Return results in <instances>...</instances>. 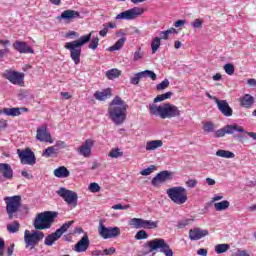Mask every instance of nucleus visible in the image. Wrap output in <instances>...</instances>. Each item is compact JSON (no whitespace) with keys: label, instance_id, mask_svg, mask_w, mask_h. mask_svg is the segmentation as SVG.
I'll list each match as a JSON object with an SVG mask.
<instances>
[{"label":"nucleus","instance_id":"obj_1","mask_svg":"<svg viewBox=\"0 0 256 256\" xmlns=\"http://www.w3.org/2000/svg\"><path fill=\"white\" fill-rule=\"evenodd\" d=\"M129 105L121 97L116 96L108 106V115L116 125H123L127 119V109Z\"/></svg>","mask_w":256,"mask_h":256},{"label":"nucleus","instance_id":"obj_2","mask_svg":"<svg viewBox=\"0 0 256 256\" xmlns=\"http://www.w3.org/2000/svg\"><path fill=\"white\" fill-rule=\"evenodd\" d=\"M149 111L150 115H155L160 119H173L181 115V110H179V107L171 103H164L159 106H157V104H150Z\"/></svg>","mask_w":256,"mask_h":256},{"label":"nucleus","instance_id":"obj_3","mask_svg":"<svg viewBox=\"0 0 256 256\" xmlns=\"http://www.w3.org/2000/svg\"><path fill=\"white\" fill-rule=\"evenodd\" d=\"M92 35L93 32H90L87 35L81 36L78 40L67 42L64 45V47L68 51H70V57L76 65H79L81 63V47H83V45H86V43H89V41H91Z\"/></svg>","mask_w":256,"mask_h":256},{"label":"nucleus","instance_id":"obj_4","mask_svg":"<svg viewBox=\"0 0 256 256\" xmlns=\"http://www.w3.org/2000/svg\"><path fill=\"white\" fill-rule=\"evenodd\" d=\"M57 217L55 212H42L37 215L34 220V228L38 231H43V229H51L53 221Z\"/></svg>","mask_w":256,"mask_h":256},{"label":"nucleus","instance_id":"obj_5","mask_svg":"<svg viewBox=\"0 0 256 256\" xmlns=\"http://www.w3.org/2000/svg\"><path fill=\"white\" fill-rule=\"evenodd\" d=\"M166 194L176 205H185L187 203V189L183 186H175L167 189Z\"/></svg>","mask_w":256,"mask_h":256},{"label":"nucleus","instance_id":"obj_6","mask_svg":"<svg viewBox=\"0 0 256 256\" xmlns=\"http://www.w3.org/2000/svg\"><path fill=\"white\" fill-rule=\"evenodd\" d=\"M45 237V233L39 230H25L24 232V243L26 245V249H35L41 241H43Z\"/></svg>","mask_w":256,"mask_h":256},{"label":"nucleus","instance_id":"obj_7","mask_svg":"<svg viewBox=\"0 0 256 256\" xmlns=\"http://www.w3.org/2000/svg\"><path fill=\"white\" fill-rule=\"evenodd\" d=\"M147 246L149 247L150 253H153V251L159 250L160 253H163L165 256H173V250L171 249V246L165 242L163 238H155L153 240H150L147 242Z\"/></svg>","mask_w":256,"mask_h":256},{"label":"nucleus","instance_id":"obj_8","mask_svg":"<svg viewBox=\"0 0 256 256\" xmlns=\"http://www.w3.org/2000/svg\"><path fill=\"white\" fill-rule=\"evenodd\" d=\"M4 202L9 219H13L14 215L19 212L21 207V196H7L4 198Z\"/></svg>","mask_w":256,"mask_h":256},{"label":"nucleus","instance_id":"obj_9","mask_svg":"<svg viewBox=\"0 0 256 256\" xmlns=\"http://www.w3.org/2000/svg\"><path fill=\"white\" fill-rule=\"evenodd\" d=\"M74 223H75V221H68V222L64 223L54 233L48 235L45 238L44 244L47 245L48 247H52L53 243H55V241H59V239H61V237H63V233H67V230L69 229V227H71V225H73Z\"/></svg>","mask_w":256,"mask_h":256},{"label":"nucleus","instance_id":"obj_10","mask_svg":"<svg viewBox=\"0 0 256 256\" xmlns=\"http://www.w3.org/2000/svg\"><path fill=\"white\" fill-rule=\"evenodd\" d=\"M145 13V9L141 7H134L116 15V21H133L137 17H141Z\"/></svg>","mask_w":256,"mask_h":256},{"label":"nucleus","instance_id":"obj_11","mask_svg":"<svg viewBox=\"0 0 256 256\" xmlns=\"http://www.w3.org/2000/svg\"><path fill=\"white\" fill-rule=\"evenodd\" d=\"M98 234L102 239H117L121 235L120 227H106L103 223L99 224Z\"/></svg>","mask_w":256,"mask_h":256},{"label":"nucleus","instance_id":"obj_12","mask_svg":"<svg viewBox=\"0 0 256 256\" xmlns=\"http://www.w3.org/2000/svg\"><path fill=\"white\" fill-rule=\"evenodd\" d=\"M128 225L134 229H157L159 223L157 221L145 220L142 218H132L129 220Z\"/></svg>","mask_w":256,"mask_h":256},{"label":"nucleus","instance_id":"obj_13","mask_svg":"<svg viewBox=\"0 0 256 256\" xmlns=\"http://www.w3.org/2000/svg\"><path fill=\"white\" fill-rule=\"evenodd\" d=\"M17 155L22 165H35L37 163V158L35 157V153L31 151L30 148H26L23 150L18 149Z\"/></svg>","mask_w":256,"mask_h":256},{"label":"nucleus","instance_id":"obj_14","mask_svg":"<svg viewBox=\"0 0 256 256\" xmlns=\"http://www.w3.org/2000/svg\"><path fill=\"white\" fill-rule=\"evenodd\" d=\"M3 77L10 81L12 85H19L20 87H23L25 74L9 69L3 73Z\"/></svg>","mask_w":256,"mask_h":256},{"label":"nucleus","instance_id":"obj_15","mask_svg":"<svg viewBox=\"0 0 256 256\" xmlns=\"http://www.w3.org/2000/svg\"><path fill=\"white\" fill-rule=\"evenodd\" d=\"M57 195H59V197H62V199H64V201L67 203V205H73L74 207H77V193L71 190H67L65 188H60L57 191Z\"/></svg>","mask_w":256,"mask_h":256},{"label":"nucleus","instance_id":"obj_16","mask_svg":"<svg viewBox=\"0 0 256 256\" xmlns=\"http://www.w3.org/2000/svg\"><path fill=\"white\" fill-rule=\"evenodd\" d=\"M36 139L41 143H53L51 133L47 130V126L43 125L36 130Z\"/></svg>","mask_w":256,"mask_h":256},{"label":"nucleus","instance_id":"obj_17","mask_svg":"<svg viewBox=\"0 0 256 256\" xmlns=\"http://www.w3.org/2000/svg\"><path fill=\"white\" fill-rule=\"evenodd\" d=\"M172 174L169 171H162L158 173L151 181L153 187H160L165 181H171Z\"/></svg>","mask_w":256,"mask_h":256},{"label":"nucleus","instance_id":"obj_18","mask_svg":"<svg viewBox=\"0 0 256 256\" xmlns=\"http://www.w3.org/2000/svg\"><path fill=\"white\" fill-rule=\"evenodd\" d=\"M93 145H95V141L93 139H87L78 148L79 155H82V157H85V158L91 157V149H93Z\"/></svg>","mask_w":256,"mask_h":256},{"label":"nucleus","instance_id":"obj_19","mask_svg":"<svg viewBox=\"0 0 256 256\" xmlns=\"http://www.w3.org/2000/svg\"><path fill=\"white\" fill-rule=\"evenodd\" d=\"M89 245H91V242L89 241V236L85 233L80 241L76 243L74 251H76V253H85V251L89 249Z\"/></svg>","mask_w":256,"mask_h":256},{"label":"nucleus","instance_id":"obj_20","mask_svg":"<svg viewBox=\"0 0 256 256\" xmlns=\"http://www.w3.org/2000/svg\"><path fill=\"white\" fill-rule=\"evenodd\" d=\"M217 108L224 115V117H231L233 115V108L229 106V102L227 100H217L216 102Z\"/></svg>","mask_w":256,"mask_h":256},{"label":"nucleus","instance_id":"obj_21","mask_svg":"<svg viewBox=\"0 0 256 256\" xmlns=\"http://www.w3.org/2000/svg\"><path fill=\"white\" fill-rule=\"evenodd\" d=\"M207 235H209V230L207 229L194 228L189 231V239L191 241H199L203 237H207Z\"/></svg>","mask_w":256,"mask_h":256},{"label":"nucleus","instance_id":"obj_22","mask_svg":"<svg viewBox=\"0 0 256 256\" xmlns=\"http://www.w3.org/2000/svg\"><path fill=\"white\" fill-rule=\"evenodd\" d=\"M80 14L78 11L75 10H65L61 13L60 16H58V19L61 20L63 19L64 21H67L68 23H71V21H73V19H79Z\"/></svg>","mask_w":256,"mask_h":256},{"label":"nucleus","instance_id":"obj_23","mask_svg":"<svg viewBox=\"0 0 256 256\" xmlns=\"http://www.w3.org/2000/svg\"><path fill=\"white\" fill-rule=\"evenodd\" d=\"M13 47L18 53H35L31 46L27 45V42L17 40L14 42Z\"/></svg>","mask_w":256,"mask_h":256},{"label":"nucleus","instance_id":"obj_24","mask_svg":"<svg viewBox=\"0 0 256 256\" xmlns=\"http://www.w3.org/2000/svg\"><path fill=\"white\" fill-rule=\"evenodd\" d=\"M23 111H29L27 108H4L0 110V113L7 115L8 117H19Z\"/></svg>","mask_w":256,"mask_h":256},{"label":"nucleus","instance_id":"obj_25","mask_svg":"<svg viewBox=\"0 0 256 256\" xmlns=\"http://www.w3.org/2000/svg\"><path fill=\"white\" fill-rule=\"evenodd\" d=\"M0 173L3 175L4 179H13V168L7 163H0Z\"/></svg>","mask_w":256,"mask_h":256},{"label":"nucleus","instance_id":"obj_26","mask_svg":"<svg viewBox=\"0 0 256 256\" xmlns=\"http://www.w3.org/2000/svg\"><path fill=\"white\" fill-rule=\"evenodd\" d=\"M255 103V97L251 96V94H245L240 98V105L245 109H251L253 104Z\"/></svg>","mask_w":256,"mask_h":256},{"label":"nucleus","instance_id":"obj_27","mask_svg":"<svg viewBox=\"0 0 256 256\" xmlns=\"http://www.w3.org/2000/svg\"><path fill=\"white\" fill-rule=\"evenodd\" d=\"M111 97V88H106L102 91H96L94 93V99L97 101H106V99H109Z\"/></svg>","mask_w":256,"mask_h":256},{"label":"nucleus","instance_id":"obj_28","mask_svg":"<svg viewBox=\"0 0 256 256\" xmlns=\"http://www.w3.org/2000/svg\"><path fill=\"white\" fill-rule=\"evenodd\" d=\"M160 147H163V140H150L146 142L145 150L157 151V149H160Z\"/></svg>","mask_w":256,"mask_h":256},{"label":"nucleus","instance_id":"obj_29","mask_svg":"<svg viewBox=\"0 0 256 256\" xmlns=\"http://www.w3.org/2000/svg\"><path fill=\"white\" fill-rule=\"evenodd\" d=\"M55 177H58V179H65L66 177H69L70 172L65 166L58 167L54 170Z\"/></svg>","mask_w":256,"mask_h":256},{"label":"nucleus","instance_id":"obj_30","mask_svg":"<svg viewBox=\"0 0 256 256\" xmlns=\"http://www.w3.org/2000/svg\"><path fill=\"white\" fill-rule=\"evenodd\" d=\"M224 129L226 130V134H228V135H233V133H235V132L245 133V129H243L242 126H239L237 124H235V125H226L224 127Z\"/></svg>","mask_w":256,"mask_h":256},{"label":"nucleus","instance_id":"obj_31","mask_svg":"<svg viewBox=\"0 0 256 256\" xmlns=\"http://www.w3.org/2000/svg\"><path fill=\"white\" fill-rule=\"evenodd\" d=\"M216 157H222L223 159H235V153L229 150L219 149L216 151Z\"/></svg>","mask_w":256,"mask_h":256},{"label":"nucleus","instance_id":"obj_32","mask_svg":"<svg viewBox=\"0 0 256 256\" xmlns=\"http://www.w3.org/2000/svg\"><path fill=\"white\" fill-rule=\"evenodd\" d=\"M231 205V202L228 200H223L221 202L214 203V209L215 211H227Z\"/></svg>","mask_w":256,"mask_h":256},{"label":"nucleus","instance_id":"obj_33","mask_svg":"<svg viewBox=\"0 0 256 256\" xmlns=\"http://www.w3.org/2000/svg\"><path fill=\"white\" fill-rule=\"evenodd\" d=\"M57 153L58 149L55 148V146H49L43 151L42 157H46V159H49V157H53V155H57Z\"/></svg>","mask_w":256,"mask_h":256},{"label":"nucleus","instance_id":"obj_34","mask_svg":"<svg viewBox=\"0 0 256 256\" xmlns=\"http://www.w3.org/2000/svg\"><path fill=\"white\" fill-rule=\"evenodd\" d=\"M127 41V38L122 37L120 38L113 46H110L108 48V51H119L125 45V42Z\"/></svg>","mask_w":256,"mask_h":256},{"label":"nucleus","instance_id":"obj_35","mask_svg":"<svg viewBox=\"0 0 256 256\" xmlns=\"http://www.w3.org/2000/svg\"><path fill=\"white\" fill-rule=\"evenodd\" d=\"M108 157H110V159H119V157H123V151L119 148H113L110 150Z\"/></svg>","mask_w":256,"mask_h":256},{"label":"nucleus","instance_id":"obj_36","mask_svg":"<svg viewBox=\"0 0 256 256\" xmlns=\"http://www.w3.org/2000/svg\"><path fill=\"white\" fill-rule=\"evenodd\" d=\"M160 47H161V38L155 37L151 42L152 54L155 55V53L159 51Z\"/></svg>","mask_w":256,"mask_h":256},{"label":"nucleus","instance_id":"obj_37","mask_svg":"<svg viewBox=\"0 0 256 256\" xmlns=\"http://www.w3.org/2000/svg\"><path fill=\"white\" fill-rule=\"evenodd\" d=\"M121 76V71L119 70V69H116V68H114V69H111V70H108L107 72H106V77L108 78V79H117L118 77H120Z\"/></svg>","mask_w":256,"mask_h":256},{"label":"nucleus","instance_id":"obj_38","mask_svg":"<svg viewBox=\"0 0 256 256\" xmlns=\"http://www.w3.org/2000/svg\"><path fill=\"white\" fill-rule=\"evenodd\" d=\"M228 249H231V246L229 244H218L215 246V252L218 255H221V253H227Z\"/></svg>","mask_w":256,"mask_h":256},{"label":"nucleus","instance_id":"obj_39","mask_svg":"<svg viewBox=\"0 0 256 256\" xmlns=\"http://www.w3.org/2000/svg\"><path fill=\"white\" fill-rule=\"evenodd\" d=\"M173 33H177V30L175 28H170L166 31H161L160 34H159L160 35V40L161 39H164V40L169 39V36L173 35Z\"/></svg>","mask_w":256,"mask_h":256},{"label":"nucleus","instance_id":"obj_40","mask_svg":"<svg viewBox=\"0 0 256 256\" xmlns=\"http://www.w3.org/2000/svg\"><path fill=\"white\" fill-rule=\"evenodd\" d=\"M143 78V72H138L132 78H130V83L132 85H139V81H141Z\"/></svg>","mask_w":256,"mask_h":256},{"label":"nucleus","instance_id":"obj_41","mask_svg":"<svg viewBox=\"0 0 256 256\" xmlns=\"http://www.w3.org/2000/svg\"><path fill=\"white\" fill-rule=\"evenodd\" d=\"M19 227L20 225L17 221H14L13 223L7 225L9 233H17V231H19Z\"/></svg>","mask_w":256,"mask_h":256},{"label":"nucleus","instance_id":"obj_42","mask_svg":"<svg viewBox=\"0 0 256 256\" xmlns=\"http://www.w3.org/2000/svg\"><path fill=\"white\" fill-rule=\"evenodd\" d=\"M148 237L149 234H147V231L145 230H139L135 235L136 241H142L143 239H147Z\"/></svg>","mask_w":256,"mask_h":256},{"label":"nucleus","instance_id":"obj_43","mask_svg":"<svg viewBox=\"0 0 256 256\" xmlns=\"http://www.w3.org/2000/svg\"><path fill=\"white\" fill-rule=\"evenodd\" d=\"M156 169L157 167H155V165H150L148 168L140 171V175L147 177L148 175H151V173H153V171H155Z\"/></svg>","mask_w":256,"mask_h":256},{"label":"nucleus","instance_id":"obj_44","mask_svg":"<svg viewBox=\"0 0 256 256\" xmlns=\"http://www.w3.org/2000/svg\"><path fill=\"white\" fill-rule=\"evenodd\" d=\"M203 129L205 133H213V131H215V124L212 122H206L204 123Z\"/></svg>","mask_w":256,"mask_h":256},{"label":"nucleus","instance_id":"obj_45","mask_svg":"<svg viewBox=\"0 0 256 256\" xmlns=\"http://www.w3.org/2000/svg\"><path fill=\"white\" fill-rule=\"evenodd\" d=\"M142 75L144 78L149 77L150 79H152V81H155L157 79V74H155V72L151 70L142 71Z\"/></svg>","mask_w":256,"mask_h":256},{"label":"nucleus","instance_id":"obj_46","mask_svg":"<svg viewBox=\"0 0 256 256\" xmlns=\"http://www.w3.org/2000/svg\"><path fill=\"white\" fill-rule=\"evenodd\" d=\"M224 71L227 75H233V73H235V66L231 63L225 64Z\"/></svg>","mask_w":256,"mask_h":256},{"label":"nucleus","instance_id":"obj_47","mask_svg":"<svg viewBox=\"0 0 256 256\" xmlns=\"http://www.w3.org/2000/svg\"><path fill=\"white\" fill-rule=\"evenodd\" d=\"M143 55L144 53L142 52L141 48H139L133 53V61H140V59H143Z\"/></svg>","mask_w":256,"mask_h":256},{"label":"nucleus","instance_id":"obj_48","mask_svg":"<svg viewBox=\"0 0 256 256\" xmlns=\"http://www.w3.org/2000/svg\"><path fill=\"white\" fill-rule=\"evenodd\" d=\"M167 87H169V80L168 79H164L161 83H159L156 86V89L158 91H163V89H167Z\"/></svg>","mask_w":256,"mask_h":256},{"label":"nucleus","instance_id":"obj_49","mask_svg":"<svg viewBox=\"0 0 256 256\" xmlns=\"http://www.w3.org/2000/svg\"><path fill=\"white\" fill-rule=\"evenodd\" d=\"M89 191H91V193H99L101 191V186L93 182L89 185Z\"/></svg>","mask_w":256,"mask_h":256},{"label":"nucleus","instance_id":"obj_50","mask_svg":"<svg viewBox=\"0 0 256 256\" xmlns=\"http://www.w3.org/2000/svg\"><path fill=\"white\" fill-rule=\"evenodd\" d=\"M97 47H99V37L93 38L89 44V49H92V51H95Z\"/></svg>","mask_w":256,"mask_h":256},{"label":"nucleus","instance_id":"obj_51","mask_svg":"<svg viewBox=\"0 0 256 256\" xmlns=\"http://www.w3.org/2000/svg\"><path fill=\"white\" fill-rule=\"evenodd\" d=\"M190 25L194 29H201L203 27V20L195 19L193 22L190 23Z\"/></svg>","mask_w":256,"mask_h":256},{"label":"nucleus","instance_id":"obj_52","mask_svg":"<svg viewBox=\"0 0 256 256\" xmlns=\"http://www.w3.org/2000/svg\"><path fill=\"white\" fill-rule=\"evenodd\" d=\"M193 220L191 219H184L178 222V229H183V227H187V225H191Z\"/></svg>","mask_w":256,"mask_h":256},{"label":"nucleus","instance_id":"obj_53","mask_svg":"<svg viewBox=\"0 0 256 256\" xmlns=\"http://www.w3.org/2000/svg\"><path fill=\"white\" fill-rule=\"evenodd\" d=\"M129 207H131L130 205H122V204H116L114 206H112V209H114V211H125L127 209H129Z\"/></svg>","mask_w":256,"mask_h":256},{"label":"nucleus","instance_id":"obj_54","mask_svg":"<svg viewBox=\"0 0 256 256\" xmlns=\"http://www.w3.org/2000/svg\"><path fill=\"white\" fill-rule=\"evenodd\" d=\"M116 253V249H115V247H110V248H108V249H104L103 251H102V256H105V255H113V254H115Z\"/></svg>","mask_w":256,"mask_h":256},{"label":"nucleus","instance_id":"obj_55","mask_svg":"<svg viewBox=\"0 0 256 256\" xmlns=\"http://www.w3.org/2000/svg\"><path fill=\"white\" fill-rule=\"evenodd\" d=\"M0 45L4 47V49H9V47H11V41L8 39H0Z\"/></svg>","mask_w":256,"mask_h":256},{"label":"nucleus","instance_id":"obj_56","mask_svg":"<svg viewBox=\"0 0 256 256\" xmlns=\"http://www.w3.org/2000/svg\"><path fill=\"white\" fill-rule=\"evenodd\" d=\"M186 186L189 187L190 189H193L194 187H197V180L195 179H189L186 182Z\"/></svg>","mask_w":256,"mask_h":256},{"label":"nucleus","instance_id":"obj_57","mask_svg":"<svg viewBox=\"0 0 256 256\" xmlns=\"http://www.w3.org/2000/svg\"><path fill=\"white\" fill-rule=\"evenodd\" d=\"M55 149H67V144L63 141H58L56 142V144L54 145Z\"/></svg>","mask_w":256,"mask_h":256},{"label":"nucleus","instance_id":"obj_58","mask_svg":"<svg viewBox=\"0 0 256 256\" xmlns=\"http://www.w3.org/2000/svg\"><path fill=\"white\" fill-rule=\"evenodd\" d=\"M225 135H227L225 127L217 130L216 133H215V137H218V138L219 137H225Z\"/></svg>","mask_w":256,"mask_h":256},{"label":"nucleus","instance_id":"obj_59","mask_svg":"<svg viewBox=\"0 0 256 256\" xmlns=\"http://www.w3.org/2000/svg\"><path fill=\"white\" fill-rule=\"evenodd\" d=\"M9 55V48H4L0 50V61H3V58Z\"/></svg>","mask_w":256,"mask_h":256},{"label":"nucleus","instance_id":"obj_60","mask_svg":"<svg viewBox=\"0 0 256 256\" xmlns=\"http://www.w3.org/2000/svg\"><path fill=\"white\" fill-rule=\"evenodd\" d=\"M65 37L67 39H73V37H79V33L75 32V31H69L66 33Z\"/></svg>","mask_w":256,"mask_h":256},{"label":"nucleus","instance_id":"obj_61","mask_svg":"<svg viewBox=\"0 0 256 256\" xmlns=\"http://www.w3.org/2000/svg\"><path fill=\"white\" fill-rule=\"evenodd\" d=\"M103 27H107V29H116L117 24L115 22H108L106 24H103Z\"/></svg>","mask_w":256,"mask_h":256},{"label":"nucleus","instance_id":"obj_62","mask_svg":"<svg viewBox=\"0 0 256 256\" xmlns=\"http://www.w3.org/2000/svg\"><path fill=\"white\" fill-rule=\"evenodd\" d=\"M165 100H167V99L165 98V96H164L163 94H160V95H158V96L154 99V105H155V103H161V101H165Z\"/></svg>","mask_w":256,"mask_h":256},{"label":"nucleus","instance_id":"obj_63","mask_svg":"<svg viewBox=\"0 0 256 256\" xmlns=\"http://www.w3.org/2000/svg\"><path fill=\"white\" fill-rule=\"evenodd\" d=\"M197 255L207 256V249H205V248H200V249L197 251Z\"/></svg>","mask_w":256,"mask_h":256},{"label":"nucleus","instance_id":"obj_64","mask_svg":"<svg viewBox=\"0 0 256 256\" xmlns=\"http://www.w3.org/2000/svg\"><path fill=\"white\" fill-rule=\"evenodd\" d=\"M247 84L250 86V87H256V80L253 79V78H250L247 80Z\"/></svg>","mask_w":256,"mask_h":256}]
</instances>
